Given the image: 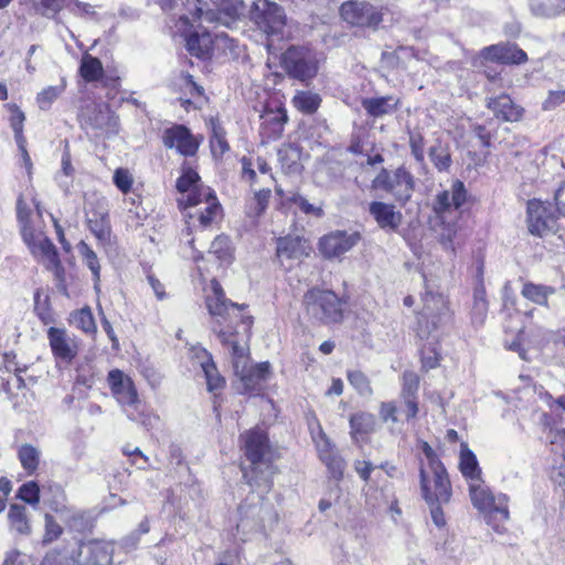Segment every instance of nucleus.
I'll use <instances>...</instances> for the list:
<instances>
[{
  "label": "nucleus",
  "mask_w": 565,
  "mask_h": 565,
  "mask_svg": "<svg viewBox=\"0 0 565 565\" xmlns=\"http://www.w3.org/2000/svg\"><path fill=\"white\" fill-rule=\"evenodd\" d=\"M206 307L217 323H227L224 328L213 327V331L220 341L230 349L233 367L243 385V392L258 394L269 374L270 365L268 362H262L247 366V349L237 341L236 334L232 331V324L242 319V307L225 298L221 285L215 279L211 281V294L206 296Z\"/></svg>",
  "instance_id": "f257e3e1"
},
{
  "label": "nucleus",
  "mask_w": 565,
  "mask_h": 565,
  "mask_svg": "<svg viewBox=\"0 0 565 565\" xmlns=\"http://www.w3.org/2000/svg\"><path fill=\"white\" fill-rule=\"evenodd\" d=\"M188 230L210 226L222 213L215 192L199 175L196 160L184 161L179 175V207Z\"/></svg>",
  "instance_id": "f03ea898"
},
{
  "label": "nucleus",
  "mask_w": 565,
  "mask_h": 565,
  "mask_svg": "<svg viewBox=\"0 0 565 565\" xmlns=\"http://www.w3.org/2000/svg\"><path fill=\"white\" fill-rule=\"evenodd\" d=\"M242 439L245 456L250 462V469L244 470L243 476L247 483L256 487L260 493L268 492L273 486L275 469L267 458L269 455L267 434L259 428H255L246 431Z\"/></svg>",
  "instance_id": "7ed1b4c3"
},
{
  "label": "nucleus",
  "mask_w": 565,
  "mask_h": 565,
  "mask_svg": "<svg viewBox=\"0 0 565 565\" xmlns=\"http://www.w3.org/2000/svg\"><path fill=\"white\" fill-rule=\"evenodd\" d=\"M468 489L473 508L483 515L488 525L495 532L502 533L503 524L510 518L508 495L494 494L483 479L473 481Z\"/></svg>",
  "instance_id": "20e7f679"
},
{
  "label": "nucleus",
  "mask_w": 565,
  "mask_h": 565,
  "mask_svg": "<svg viewBox=\"0 0 565 565\" xmlns=\"http://www.w3.org/2000/svg\"><path fill=\"white\" fill-rule=\"evenodd\" d=\"M185 49L191 56L202 61L211 60L215 53L220 55H236L238 44L226 33L212 35L199 23L184 34Z\"/></svg>",
  "instance_id": "39448f33"
},
{
  "label": "nucleus",
  "mask_w": 565,
  "mask_h": 565,
  "mask_svg": "<svg viewBox=\"0 0 565 565\" xmlns=\"http://www.w3.org/2000/svg\"><path fill=\"white\" fill-rule=\"evenodd\" d=\"M423 308L417 315L416 332L420 339H427L450 320L448 300L428 286L423 295Z\"/></svg>",
  "instance_id": "423d86ee"
},
{
  "label": "nucleus",
  "mask_w": 565,
  "mask_h": 565,
  "mask_svg": "<svg viewBox=\"0 0 565 565\" xmlns=\"http://www.w3.org/2000/svg\"><path fill=\"white\" fill-rule=\"evenodd\" d=\"M307 315L322 323L340 322L343 317V302L331 290L313 288L303 296Z\"/></svg>",
  "instance_id": "0eeeda50"
},
{
  "label": "nucleus",
  "mask_w": 565,
  "mask_h": 565,
  "mask_svg": "<svg viewBox=\"0 0 565 565\" xmlns=\"http://www.w3.org/2000/svg\"><path fill=\"white\" fill-rule=\"evenodd\" d=\"M107 382L113 396L121 405L127 417L145 424L140 409L141 403L132 380L120 370L115 369L108 373Z\"/></svg>",
  "instance_id": "6e6552de"
},
{
  "label": "nucleus",
  "mask_w": 565,
  "mask_h": 565,
  "mask_svg": "<svg viewBox=\"0 0 565 565\" xmlns=\"http://www.w3.org/2000/svg\"><path fill=\"white\" fill-rule=\"evenodd\" d=\"M281 66L290 77L307 82L318 74L319 60L308 46H290L281 55Z\"/></svg>",
  "instance_id": "1a4fd4ad"
},
{
  "label": "nucleus",
  "mask_w": 565,
  "mask_h": 565,
  "mask_svg": "<svg viewBox=\"0 0 565 565\" xmlns=\"http://www.w3.org/2000/svg\"><path fill=\"white\" fill-rule=\"evenodd\" d=\"M420 490L426 503L449 502L451 499V483L445 466L426 468L424 462L419 467Z\"/></svg>",
  "instance_id": "9d476101"
},
{
  "label": "nucleus",
  "mask_w": 565,
  "mask_h": 565,
  "mask_svg": "<svg viewBox=\"0 0 565 565\" xmlns=\"http://www.w3.org/2000/svg\"><path fill=\"white\" fill-rule=\"evenodd\" d=\"M374 189H381L391 193L402 205L406 204L415 190V179L413 174L399 167L393 171L382 169L372 183Z\"/></svg>",
  "instance_id": "9b49d317"
},
{
  "label": "nucleus",
  "mask_w": 565,
  "mask_h": 565,
  "mask_svg": "<svg viewBox=\"0 0 565 565\" xmlns=\"http://www.w3.org/2000/svg\"><path fill=\"white\" fill-rule=\"evenodd\" d=\"M262 4L260 9L258 3H253L250 19L268 38L281 35L286 24L284 10L278 4L266 0H263Z\"/></svg>",
  "instance_id": "f8f14e48"
},
{
  "label": "nucleus",
  "mask_w": 565,
  "mask_h": 565,
  "mask_svg": "<svg viewBox=\"0 0 565 565\" xmlns=\"http://www.w3.org/2000/svg\"><path fill=\"white\" fill-rule=\"evenodd\" d=\"M83 125L97 131V136H113L118 132V118L106 104H92L82 113Z\"/></svg>",
  "instance_id": "ddd939ff"
},
{
  "label": "nucleus",
  "mask_w": 565,
  "mask_h": 565,
  "mask_svg": "<svg viewBox=\"0 0 565 565\" xmlns=\"http://www.w3.org/2000/svg\"><path fill=\"white\" fill-rule=\"evenodd\" d=\"M526 214L527 228L532 235L543 237L555 232L557 218L545 202L530 200Z\"/></svg>",
  "instance_id": "4468645a"
},
{
  "label": "nucleus",
  "mask_w": 565,
  "mask_h": 565,
  "mask_svg": "<svg viewBox=\"0 0 565 565\" xmlns=\"http://www.w3.org/2000/svg\"><path fill=\"white\" fill-rule=\"evenodd\" d=\"M185 349L189 358L198 363L204 373L207 391L216 396L224 387L225 380L218 373L211 354L203 347L198 344L186 343Z\"/></svg>",
  "instance_id": "2eb2a0df"
},
{
  "label": "nucleus",
  "mask_w": 565,
  "mask_h": 565,
  "mask_svg": "<svg viewBox=\"0 0 565 565\" xmlns=\"http://www.w3.org/2000/svg\"><path fill=\"white\" fill-rule=\"evenodd\" d=\"M341 18L351 25L376 28L382 22V13L366 2L349 1L340 8Z\"/></svg>",
  "instance_id": "dca6fc26"
},
{
  "label": "nucleus",
  "mask_w": 565,
  "mask_h": 565,
  "mask_svg": "<svg viewBox=\"0 0 565 565\" xmlns=\"http://www.w3.org/2000/svg\"><path fill=\"white\" fill-rule=\"evenodd\" d=\"M213 8L204 12V21L231 28L244 13L243 0H211Z\"/></svg>",
  "instance_id": "f3484780"
},
{
  "label": "nucleus",
  "mask_w": 565,
  "mask_h": 565,
  "mask_svg": "<svg viewBox=\"0 0 565 565\" xmlns=\"http://www.w3.org/2000/svg\"><path fill=\"white\" fill-rule=\"evenodd\" d=\"M114 545L104 540L83 542L78 547V565H111Z\"/></svg>",
  "instance_id": "a211bd4d"
},
{
  "label": "nucleus",
  "mask_w": 565,
  "mask_h": 565,
  "mask_svg": "<svg viewBox=\"0 0 565 565\" xmlns=\"http://www.w3.org/2000/svg\"><path fill=\"white\" fill-rule=\"evenodd\" d=\"M360 241V234L334 231L324 235L319 242V250L326 258H339Z\"/></svg>",
  "instance_id": "6ab92c4d"
},
{
  "label": "nucleus",
  "mask_w": 565,
  "mask_h": 565,
  "mask_svg": "<svg viewBox=\"0 0 565 565\" xmlns=\"http://www.w3.org/2000/svg\"><path fill=\"white\" fill-rule=\"evenodd\" d=\"M467 191L465 184L457 180L451 184L450 190L443 191L436 195L434 212L445 224L447 215L457 212L466 202Z\"/></svg>",
  "instance_id": "aec40b11"
},
{
  "label": "nucleus",
  "mask_w": 565,
  "mask_h": 565,
  "mask_svg": "<svg viewBox=\"0 0 565 565\" xmlns=\"http://www.w3.org/2000/svg\"><path fill=\"white\" fill-rule=\"evenodd\" d=\"M369 214L376 225L386 233H395L403 224V214L392 203L372 201L369 204Z\"/></svg>",
  "instance_id": "412c9836"
},
{
  "label": "nucleus",
  "mask_w": 565,
  "mask_h": 565,
  "mask_svg": "<svg viewBox=\"0 0 565 565\" xmlns=\"http://www.w3.org/2000/svg\"><path fill=\"white\" fill-rule=\"evenodd\" d=\"M47 339L52 353L56 359L70 363L77 355V341L74 337H71L65 329L49 328Z\"/></svg>",
  "instance_id": "4be33fe9"
},
{
  "label": "nucleus",
  "mask_w": 565,
  "mask_h": 565,
  "mask_svg": "<svg viewBox=\"0 0 565 565\" xmlns=\"http://www.w3.org/2000/svg\"><path fill=\"white\" fill-rule=\"evenodd\" d=\"M29 250L39 263L54 274L57 280H64L65 270L58 258L56 247L51 239L46 237L45 239L38 242Z\"/></svg>",
  "instance_id": "5701e85b"
},
{
  "label": "nucleus",
  "mask_w": 565,
  "mask_h": 565,
  "mask_svg": "<svg viewBox=\"0 0 565 565\" xmlns=\"http://www.w3.org/2000/svg\"><path fill=\"white\" fill-rule=\"evenodd\" d=\"M239 521L236 525V536L241 541L248 540L252 532H260L264 529V518L260 515L263 507L258 504L243 503L238 508Z\"/></svg>",
  "instance_id": "b1692460"
},
{
  "label": "nucleus",
  "mask_w": 565,
  "mask_h": 565,
  "mask_svg": "<svg viewBox=\"0 0 565 565\" xmlns=\"http://www.w3.org/2000/svg\"><path fill=\"white\" fill-rule=\"evenodd\" d=\"M317 427L318 431L317 434L312 431V438L316 444L319 458L329 468L333 477H340L343 470V461L334 450V447L322 430L321 426L318 424Z\"/></svg>",
  "instance_id": "393cba45"
},
{
  "label": "nucleus",
  "mask_w": 565,
  "mask_h": 565,
  "mask_svg": "<svg viewBox=\"0 0 565 565\" xmlns=\"http://www.w3.org/2000/svg\"><path fill=\"white\" fill-rule=\"evenodd\" d=\"M486 58L503 64H521L527 58L526 53L514 44H497L483 50Z\"/></svg>",
  "instance_id": "a878e982"
},
{
  "label": "nucleus",
  "mask_w": 565,
  "mask_h": 565,
  "mask_svg": "<svg viewBox=\"0 0 565 565\" xmlns=\"http://www.w3.org/2000/svg\"><path fill=\"white\" fill-rule=\"evenodd\" d=\"M488 107L497 117H501L505 121H518L523 116V109L513 104L512 99L508 95H501L489 99Z\"/></svg>",
  "instance_id": "bb28decb"
},
{
  "label": "nucleus",
  "mask_w": 565,
  "mask_h": 565,
  "mask_svg": "<svg viewBox=\"0 0 565 565\" xmlns=\"http://www.w3.org/2000/svg\"><path fill=\"white\" fill-rule=\"evenodd\" d=\"M276 254L281 263L285 260L300 259L306 255L305 241L300 237H280L277 241Z\"/></svg>",
  "instance_id": "cd10ccee"
},
{
  "label": "nucleus",
  "mask_w": 565,
  "mask_h": 565,
  "mask_svg": "<svg viewBox=\"0 0 565 565\" xmlns=\"http://www.w3.org/2000/svg\"><path fill=\"white\" fill-rule=\"evenodd\" d=\"M459 469L465 479L468 482V486L473 481L482 480L481 468L479 467V462L477 460L476 455L468 448L466 444L461 445L460 449V458H459Z\"/></svg>",
  "instance_id": "c85d7f7f"
},
{
  "label": "nucleus",
  "mask_w": 565,
  "mask_h": 565,
  "mask_svg": "<svg viewBox=\"0 0 565 565\" xmlns=\"http://www.w3.org/2000/svg\"><path fill=\"white\" fill-rule=\"evenodd\" d=\"M397 105L398 99L394 96L373 97L362 100V107L364 110L367 115L374 118L393 114L396 110Z\"/></svg>",
  "instance_id": "c756f323"
},
{
  "label": "nucleus",
  "mask_w": 565,
  "mask_h": 565,
  "mask_svg": "<svg viewBox=\"0 0 565 565\" xmlns=\"http://www.w3.org/2000/svg\"><path fill=\"white\" fill-rule=\"evenodd\" d=\"M204 137L201 134H193L184 125H179V153L186 157H195Z\"/></svg>",
  "instance_id": "7c9ffc66"
},
{
  "label": "nucleus",
  "mask_w": 565,
  "mask_h": 565,
  "mask_svg": "<svg viewBox=\"0 0 565 565\" xmlns=\"http://www.w3.org/2000/svg\"><path fill=\"white\" fill-rule=\"evenodd\" d=\"M88 227L98 242L103 245L110 242L111 228L108 215L105 212L94 213L87 218Z\"/></svg>",
  "instance_id": "2f4dec72"
},
{
  "label": "nucleus",
  "mask_w": 565,
  "mask_h": 565,
  "mask_svg": "<svg viewBox=\"0 0 565 565\" xmlns=\"http://www.w3.org/2000/svg\"><path fill=\"white\" fill-rule=\"evenodd\" d=\"M555 294V288L546 285L525 282L522 287L521 295L540 306H548V297Z\"/></svg>",
  "instance_id": "473e14b6"
},
{
  "label": "nucleus",
  "mask_w": 565,
  "mask_h": 565,
  "mask_svg": "<svg viewBox=\"0 0 565 565\" xmlns=\"http://www.w3.org/2000/svg\"><path fill=\"white\" fill-rule=\"evenodd\" d=\"M375 425V416L371 413L360 412L350 417V428L353 438L373 433Z\"/></svg>",
  "instance_id": "72a5a7b5"
},
{
  "label": "nucleus",
  "mask_w": 565,
  "mask_h": 565,
  "mask_svg": "<svg viewBox=\"0 0 565 565\" xmlns=\"http://www.w3.org/2000/svg\"><path fill=\"white\" fill-rule=\"evenodd\" d=\"M76 248H77L79 256L83 259V263L92 271L93 279H94V287L96 290H98L99 281H100V265H99V260H98L96 253L84 241H81L77 244Z\"/></svg>",
  "instance_id": "f704fd0d"
},
{
  "label": "nucleus",
  "mask_w": 565,
  "mask_h": 565,
  "mask_svg": "<svg viewBox=\"0 0 565 565\" xmlns=\"http://www.w3.org/2000/svg\"><path fill=\"white\" fill-rule=\"evenodd\" d=\"M182 14H179V21L191 25V28L195 26V22H205L204 12L206 9H204L202 0H185L182 3Z\"/></svg>",
  "instance_id": "c9c22d12"
},
{
  "label": "nucleus",
  "mask_w": 565,
  "mask_h": 565,
  "mask_svg": "<svg viewBox=\"0 0 565 565\" xmlns=\"http://www.w3.org/2000/svg\"><path fill=\"white\" fill-rule=\"evenodd\" d=\"M10 527L19 534L29 535L31 525L28 519L26 509L20 504H11L8 513Z\"/></svg>",
  "instance_id": "e433bc0d"
},
{
  "label": "nucleus",
  "mask_w": 565,
  "mask_h": 565,
  "mask_svg": "<svg viewBox=\"0 0 565 565\" xmlns=\"http://www.w3.org/2000/svg\"><path fill=\"white\" fill-rule=\"evenodd\" d=\"M103 64L89 54H84L81 61L79 74L86 82H95L103 75Z\"/></svg>",
  "instance_id": "4c0bfd02"
},
{
  "label": "nucleus",
  "mask_w": 565,
  "mask_h": 565,
  "mask_svg": "<svg viewBox=\"0 0 565 565\" xmlns=\"http://www.w3.org/2000/svg\"><path fill=\"white\" fill-rule=\"evenodd\" d=\"M531 9L535 15L554 18L565 10V0H541L532 3Z\"/></svg>",
  "instance_id": "58836bf2"
},
{
  "label": "nucleus",
  "mask_w": 565,
  "mask_h": 565,
  "mask_svg": "<svg viewBox=\"0 0 565 565\" xmlns=\"http://www.w3.org/2000/svg\"><path fill=\"white\" fill-rule=\"evenodd\" d=\"M18 457L28 475H33L39 467L40 451L32 445L24 444L19 448Z\"/></svg>",
  "instance_id": "ea45409f"
},
{
  "label": "nucleus",
  "mask_w": 565,
  "mask_h": 565,
  "mask_svg": "<svg viewBox=\"0 0 565 565\" xmlns=\"http://www.w3.org/2000/svg\"><path fill=\"white\" fill-rule=\"evenodd\" d=\"M428 156L438 171H448L451 166V156L449 148L441 142H437L429 148Z\"/></svg>",
  "instance_id": "a19ab883"
},
{
  "label": "nucleus",
  "mask_w": 565,
  "mask_h": 565,
  "mask_svg": "<svg viewBox=\"0 0 565 565\" xmlns=\"http://www.w3.org/2000/svg\"><path fill=\"white\" fill-rule=\"evenodd\" d=\"M72 323L77 328L84 331L85 333L94 334L97 331V326L94 319V315L90 308L85 307L81 310L73 312L72 315Z\"/></svg>",
  "instance_id": "79ce46f5"
},
{
  "label": "nucleus",
  "mask_w": 565,
  "mask_h": 565,
  "mask_svg": "<svg viewBox=\"0 0 565 565\" xmlns=\"http://www.w3.org/2000/svg\"><path fill=\"white\" fill-rule=\"evenodd\" d=\"M320 102L319 95L311 92H299L292 99L295 107L305 114H313Z\"/></svg>",
  "instance_id": "37998d69"
},
{
  "label": "nucleus",
  "mask_w": 565,
  "mask_h": 565,
  "mask_svg": "<svg viewBox=\"0 0 565 565\" xmlns=\"http://www.w3.org/2000/svg\"><path fill=\"white\" fill-rule=\"evenodd\" d=\"M488 312V301L486 299L484 288L478 287L473 294L472 321L476 324H482Z\"/></svg>",
  "instance_id": "c03bdc74"
},
{
  "label": "nucleus",
  "mask_w": 565,
  "mask_h": 565,
  "mask_svg": "<svg viewBox=\"0 0 565 565\" xmlns=\"http://www.w3.org/2000/svg\"><path fill=\"white\" fill-rule=\"evenodd\" d=\"M210 147L211 152L215 158L222 157L230 150V146L225 138V130L218 124H213L212 126Z\"/></svg>",
  "instance_id": "a18cd8bd"
},
{
  "label": "nucleus",
  "mask_w": 565,
  "mask_h": 565,
  "mask_svg": "<svg viewBox=\"0 0 565 565\" xmlns=\"http://www.w3.org/2000/svg\"><path fill=\"white\" fill-rule=\"evenodd\" d=\"M65 81L62 79L60 85L56 86H49L44 89H42L38 96L36 102L39 104V107L41 109H49L52 105V103L58 98V96L64 92L65 89Z\"/></svg>",
  "instance_id": "49530a36"
},
{
  "label": "nucleus",
  "mask_w": 565,
  "mask_h": 565,
  "mask_svg": "<svg viewBox=\"0 0 565 565\" xmlns=\"http://www.w3.org/2000/svg\"><path fill=\"white\" fill-rule=\"evenodd\" d=\"M348 381L361 396L369 397L372 395L373 390L371 387V383L366 375L361 371H349Z\"/></svg>",
  "instance_id": "de8ad7c7"
},
{
  "label": "nucleus",
  "mask_w": 565,
  "mask_h": 565,
  "mask_svg": "<svg viewBox=\"0 0 565 565\" xmlns=\"http://www.w3.org/2000/svg\"><path fill=\"white\" fill-rule=\"evenodd\" d=\"M20 232H21L22 239L29 249L32 246H34L38 242H41L42 239L46 238V235L44 234V232L42 230L41 222L30 223V225L20 228Z\"/></svg>",
  "instance_id": "09e8293b"
},
{
  "label": "nucleus",
  "mask_w": 565,
  "mask_h": 565,
  "mask_svg": "<svg viewBox=\"0 0 565 565\" xmlns=\"http://www.w3.org/2000/svg\"><path fill=\"white\" fill-rule=\"evenodd\" d=\"M408 145L411 148V152L415 160L418 163H424L425 161V152H424V146H425V139L419 129H413L408 131Z\"/></svg>",
  "instance_id": "8fccbe9b"
},
{
  "label": "nucleus",
  "mask_w": 565,
  "mask_h": 565,
  "mask_svg": "<svg viewBox=\"0 0 565 565\" xmlns=\"http://www.w3.org/2000/svg\"><path fill=\"white\" fill-rule=\"evenodd\" d=\"M17 497L35 507L40 502V488L35 481L25 482L19 488Z\"/></svg>",
  "instance_id": "3c124183"
},
{
  "label": "nucleus",
  "mask_w": 565,
  "mask_h": 565,
  "mask_svg": "<svg viewBox=\"0 0 565 565\" xmlns=\"http://www.w3.org/2000/svg\"><path fill=\"white\" fill-rule=\"evenodd\" d=\"M61 166V171L57 173L56 180L64 191H68L71 185V181L68 179L74 174V168L68 152L63 153Z\"/></svg>",
  "instance_id": "603ef678"
},
{
  "label": "nucleus",
  "mask_w": 565,
  "mask_h": 565,
  "mask_svg": "<svg viewBox=\"0 0 565 565\" xmlns=\"http://www.w3.org/2000/svg\"><path fill=\"white\" fill-rule=\"evenodd\" d=\"M402 397H416L419 388V377L415 372L405 371L402 376Z\"/></svg>",
  "instance_id": "864d4df0"
},
{
  "label": "nucleus",
  "mask_w": 565,
  "mask_h": 565,
  "mask_svg": "<svg viewBox=\"0 0 565 565\" xmlns=\"http://www.w3.org/2000/svg\"><path fill=\"white\" fill-rule=\"evenodd\" d=\"M565 104V89H550L542 103V110L552 111Z\"/></svg>",
  "instance_id": "5fc2aeb1"
},
{
  "label": "nucleus",
  "mask_w": 565,
  "mask_h": 565,
  "mask_svg": "<svg viewBox=\"0 0 565 565\" xmlns=\"http://www.w3.org/2000/svg\"><path fill=\"white\" fill-rule=\"evenodd\" d=\"M45 521V529H44V535H43V544L52 543L53 541L57 540L63 529L62 526L54 520V518L51 514H45L44 516Z\"/></svg>",
  "instance_id": "6e6d98bb"
},
{
  "label": "nucleus",
  "mask_w": 565,
  "mask_h": 565,
  "mask_svg": "<svg viewBox=\"0 0 565 565\" xmlns=\"http://www.w3.org/2000/svg\"><path fill=\"white\" fill-rule=\"evenodd\" d=\"M115 185L124 193H128L134 183L132 174L129 172L128 169L125 168H118L114 172L113 177Z\"/></svg>",
  "instance_id": "4d7b16f0"
},
{
  "label": "nucleus",
  "mask_w": 565,
  "mask_h": 565,
  "mask_svg": "<svg viewBox=\"0 0 565 565\" xmlns=\"http://www.w3.org/2000/svg\"><path fill=\"white\" fill-rule=\"evenodd\" d=\"M287 200L295 203L305 214L313 215L316 217H321L323 215V211L320 206H316L309 203L303 196H301L298 193H294Z\"/></svg>",
  "instance_id": "13d9d810"
},
{
  "label": "nucleus",
  "mask_w": 565,
  "mask_h": 565,
  "mask_svg": "<svg viewBox=\"0 0 565 565\" xmlns=\"http://www.w3.org/2000/svg\"><path fill=\"white\" fill-rule=\"evenodd\" d=\"M17 218L20 228L35 222L31 209L28 206L22 196H19L17 201Z\"/></svg>",
  "instance_id": "bf43d9fd"
},
{
  "label": "nucleus",
  "mask_w": 565,
  "mask_h": 565,
  "mask_svg": "<svg viewBox=\"0 0 565 565\" xmlns=\"http://www.w3.org/2000/svg\"><path fill=\"white\" fill-rule=\"evenodd\" d=\"M35 307H34V310L38 315V317L40 318V320L44 323V324H49V323H53L54 322V315L52 312V310L49 308L47 306V300L45 299L43 302L40 300V294L36 292L35 294Z\"/></svg>",
  "instance_id": "052dcab7"
},
{
  "label": "nucleus",
  "mask_w": 565,
  "mask_h": 565,
  "mask_svg": "<svg viewBox=\"0 0 565 565\" xmlns=\"http://www.w3.org/2000/svg\"><path fill=\"white\" fill-rule=\"evenodd\" d=\"M6 107L10 111L9 121L13 132L23 131L24 114L15 104H8Z\"/></svg>",
  "instance_id": "680f3d73"
},
{
  "label": "nucleus",
  "mask_w": 565,
  "mask_h": 565,
  "mask_svg": "<svg viewBox=\"0 0 565 565\" xmlns=\"http://www.w3.org/2000/svg\"><path fill=\"white\" fill-rule=\"evenodd\" d=\"M42 565H72V558L68 553L54 550L45 555Z\"/></svg>",
  "instance_id": "e2e57ef3"
},
{
  "label": "nucleus",
  "mask_w": 565,
  "mask_h": 565,
  "mask_svg": "<svg viewBox=\"0 0 565 565\" xmlns=\"http://www.w3.org/2000/svg\"><path fill=\"white\" fill-rule=\"evenodd\" d=\"M457 236V226L455 223H448L440 233V242L446 249L455 250V238Z\"/></svg>",
  "instance_id": "0e129e2a"
},
{
  "label": "nucleus",
  "mask_w": 565,
  "mask_h": 565,
  "mask_svg": "<svg viewBox=\"0 0 565 565\" xmlns=\"http://www.w3.org/2000/svg\"><path fill=\"white\" fill-rule=\"evenodd\" d=\"M380 417L384 423L397 424V408L392 402H383L380 406Z\"/></svg>",
  "instance_id": "69168bd1"
},
{
  "label": "nucleus",
  "mask_w": 565,
  "mask_h": 565,
  "mask_svg": "<svg viewBox=\"0 0 565 565\" xmlns=\"http://www.w3.org/2000/svg\"><path fill=\"white\" fill-rule=\"evenodd\" d=\"M447 502L427 503L430 508V515L434 524L438 527H443L446 524L445 514L441 505Z\"/></svg>",
  "instance_id": "338daca9"
},
{
  "label": "nucleus",
  "mask_w": 565,
  "mask_h": 565,
  "mask_svg": "<svg viewBox=\"0 0 565 565\" xmlns=\"http://www.w3.org/2000/svg\"><path fill=\"white\" fill-rule=\"evenodd\" d=\"M554 201L557 213L565 217V181L555 191Z\"/></svg>",
  "instance_id": "774afa93"
}]
</instances>
